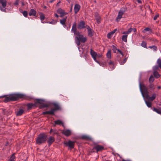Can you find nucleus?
Returning a JSON list of instances; mask_svg holds the SVG:
<instances>
[{"label":"nucleus","mask_w":161,"mask_h":161,"mask_svg":"<svg viewBox=\"0 0 161 161\" xmlns=\"http://www.w3.org/2000/svg\"><path fill=\"white\" fill-rule=\"evenodd\" d=\"M4 96V97H5V98L4 101L5 103L16 101L19 98H23L24 96V95L20 94H16L6 97L5 95ZM2 98H3V97H2Z\"/></svg>","instance_id":"1"},{"label":"nucleus","mask_w":161,"mask_h":161,"mask_svg":"<svg viewBox=\"0 0 161 161\" xmlns=\"http://www.w3.org/2000/svg\"><path fill=\"white\" fill-rule=\"evenodd\" d=\"M76 36L75 37V43L78 46L80 45V42L84 43L87 40L86 37H84L83 35L81 34L80 32H78Z\"/></svg>","instance_id":"2"},{"label":"nucleus","mask_w":161,"mask_h":161,"mask_svg":"<svg viewBox=\"0 0 161 161\" xmlns=\"http://www.w3.org/2000/svg\"><path fill=\"white\" fill-rule=\"evenodd\" d=\"M47 136L44 133L40 134L37 138L36 143L38 145L41 144L46 142L47 139Z\"/></svg>","instance_id":"3"},{"label":"nucleus","mask_w":161,"mask_h":161,"mask_svg":"<svg viewBox=\"0 0 161 161\" xmlns=\"http://www.w3.org/2000/svg\"><path fill=\"white\" fill-rule=\"evenodd\" d=\"M139 85L140 91L142 96L144 97V95L146 96L148 93V89L144 84L141 83L140 80Z\"/></svg>","instance_id":"4"},{"label":"nucleus","mask_w":161,"mask_h":161,"mask_svg":"<svg viewBox=\"0 0 161 161\" xmlns=\"http://www.w3.org/2000/svg\"><path fill=\"white\" fill-rule=\"evenodd\" d=\"M107 66H108L109 68L108 69L110 70H113L116 66V65L114 62L111 60L109 59L107 60Z\"/></svg>","instance_id":"5"},{"label":"nucleus","mask_w":161,"mask_h":161,"mask_svg":"<svg viewBox=\"0 0 161 161\" xmlns=\"http://www.w3.org/2000/svg\"><path fill=\"white\" fill-rule=\"evenodd\" d=\"M0 4L2 5V6H0V10L2 11L6 12V0H0Z\"/></svg>","instance_id":"6"},{"label":"nucleus","mask_w":161,"mask_h":161,"mask_svg":"<svg viewBox=\"0 0 161 161\" xmlns=\"http://www.w3.org/2000/svg\"><path fill=\"white\" fill-rule=\"evenodd\" d=\"M52 104L54 107V108L52 109L54 114L56 111L61 110V107L59 103L53 102L52 103Z\"/></svg>","instance_id":"7"},{"label":"nucleus","mask_w":161,"mask_h":161,"mask_svg":"<svg viewBox=\"0 0 161 161\" xmlns=\"http://www.w3.org/2000/svg\"><path fill=\"white\" fill-rule=\"evenodd\" d=\"M125 12V10L124 8H121L119 10L118 13V14L116 18V21L119 22L120 21V19L122 18V16Z\"/></svg>","instance_id":"8"},{"label":"nucleus","mask_w":161,"mask_h":161,"mask_svg":"<svg viewBox=\"0 0 161 161\" xmlns=\"http://www.w3.org/2000/svg\"><path fill=\"white\" fill-rule=\"evenodd\" d=\"M71 32L73 33L75 35L77 34L78 32H80L77 31L76 23L75 22H74L73 24Z\"/></svg>","instance_id":"9"},{"label":"nucleus","mask_w":161,"mask_h":161,"mask_svg":"<svg viewBox=\"0 0 161 161\" xmlns=\"http://www.w3.org/2000/svg\"><path fill=\"white\" fill-rule=\"evenodd\" d=\"M86 27L85 22L84 21H80L78 24L77 28L79 29H82Z\"/></svg>","instance_id":"10"},{"label":"nucleus","mask_w":161,"mask_h":161,"mask_svg":"<svg viewBox=\"0 0 161 161\" xmlns=\"http://www.w3.org/2000/svg\"><path fill=\"white\" fill-rule=\"evenodd\" d=\"M145 96L146 98L148 100L153 101L155 98L156 94L155 93H153L152 94V96L150 97L148 93Z\"/></svg>","instance_id":"11"},{"label":"nucleus","mask_w":161,"mask_h":161,"mask_svg":"<svg viewBox=\"0 0 161 161\" xmlns=\"http://www.w3.org/2000/svg\"><path fill=\"white\" fill-rule=\"evenodd\" d=\"M64 144L67 146L69 147L70 148H73L74 146V142L71 141H69L68 142L64 143Z\"/></svg>","instance_id":"12"},{"label":"nucleus","mask_w":161,"mask_h":161,"mask_svg":"<svg viewBox=\"0 0 161 161\" xmlns=\"http://www.w3.org/2000/svg\"><path fill=\"white\" fill-rule=\"evenodd\" d=\"M62 131V134L64 135L67 136H69L70 135L71 133V130H63Z\"/></svg>","instance_id":"13"},{"label":"nucleus","mask_w":161,"mask_h":161,"mask_svg":"<svg viewBox=\"0 0 161 161\" xmlns=\"http://www.w3.org/2000/svg\"><path fill=\"white\" fill-rule=\"evenodd\" d=\"M87 29L88 32V35L90 37L94 35V31L89 26H87Z\"/></svg>","instance_id":"14"},{"label":"nucleus","mask_w":161,"mask_h":161,"mask_svg":"<svg viewBox=\"0 0 161 161\" xmlns=\"http://www.w3.org/2000/svg\"><path fill=\"white\" fill-rule=\"evenodd\" d=\"M80 7V6L79 4H76L75 5L74 11L75 14H76L79 12Z\"/></svg>","instance_id":"15"},{"label":"nucleus","mask_w":161,"mask_h":161,"mask_svg":"<svg viewBox=\"0 0 161 161\" xmlns=\"http://www.w3.org/2000/svg\"><path fill=\"white\" fill-rule=\"evenodd\" d=\"M54 141L55 139L54 137L52 136H50L47 140V142L48 144V146H50Z\"/></svg>","instance_id":"16"},{"label":"nucleus","mask_w":161,"mask_h":161,"mask_svg":"<svg viewBox=\"0 0 161 161\" xmlns=\"http://www.w3.org/2000/svg\"><path fill=\"white\" fill-rule=\"evenodd\" d=\"M94 148L96 150L97 152H98L103 150L104 147L102 146L97 145Z\"/></svg>","instance_id":"17"},{"label":"nucleus","mask_w":161,"mask_h":161,"mask_svg":"<svg viewBox=\"0 0 161 161\" xmlns=\"http://www.w3.org/2000/svg\"><path fill=\"white\" fill-rule=\"evenodd\" d=\"M57 13L60 14V17H62L64 15L65 13L64 11L61 8H58L57 10Z\"/></svg>","instance_id":"18"},{"label":"nucleus","mask_w":161,"mask_h":161,"mask_svg":"<svg viewBox=\"0 0 161 161\" xmlns=\"http://www.w3.org/2000/svg\"><path fill=\"white\" fill-rule=\"evenodd\" d=\"M54 125L55 126L56 125H62V126L64 127V125L63 122L61 120H58L54 121Z\"/></svg>","instance_id":"19"},{"label":"nucleus","mask_w":161,"mask_h":161,"mask_svg":"<svg viewBox=\"0 0 161 161\" xmlns=\"http://www.w3.org/2000/svg\"><path fill=\"white\" fill-rule=\"evenodd\" d=\"M36 12L34 9H31L29 13V14L30 16H35L36 15Z\"/></svg>","instance_id":"20"},{"label":"nucleus","mask_w":161,"mask_h":161,"mask_svg":"<svg viewBox=\"0 0 161 161\" xmlns=\"http://www.w3.org/2000/svg\"><path fill=\"white\" fill-rule=\"evenodd\" d=\"M143 32L144 33L147 32V34H150L152 32V31L151 29L147 27L144 29Z\"/></svg>","instance_id":"21"},{"label":"nucleus","mask_w":161,"mask_h":161,"mask_svg":"<svg viewBox=\"0 0 161 161\" xmlns=\"http://www.w3.org/2000/svg\"><path fill=\"white\" fill-rule=\"evenodd\" d=\"M95 17L96 19V20L97 23L99 24L101 21V18L98 13H95Z\"/></svg>","instance_id":"22"},{"label":"nucleus","mask_w":161,"mask_h":161,"mask_svg":"<svg viewBox=\"0 0 161 161\" xmlns=\"http://www.w3.org/2000/svg\"><path fill=\"white\" fill-rule=\"evenodd\" d=\"M151 109H152L153 111L155 112L158 114H161V108H157L154 107L152 108H151Z\"/></svg>","instance_id":"23"},{"label":"nucleus","mask_w":161,"mask_h":161,"mask_svg":"<svg viewBox=\"0 0 161 161\" xmlns=\"http://www.w3.org/2000/svg\"><path fill=\"white\" fill-rule=\"evenodd\" d=\"M42 114H49L50 115H54V113L53 112L52 110V109L48 111H46L42 113Z\"/></svg>","instance_id":"24"},{"label":"nucleus","mask_w":161,"mask_h":161,"mask_svg":"<svg viewBox=\"0 0 161 161\" xmlns=\"http://www.w3.org/2000/svg\"><path fill=\"white\" fill-rule=\"evenodd\" d=\"M90 54L92 57H97V54L92 49H90Z\"/></svg>","instance_id":"25"},{"label":"nucleus","mask_w":161,"mask_h":161,"mask_svg":"<svg viewBox=\"0 0 161 161\" xmlns=\"http://www.w3.org/2000/svg\"><path fill=\"white\" fill-rule=\"evenodd\" d=\"M67 18V17H66L62 19H60V22L61 24L62 25H65V24L66 21V19Z\"/></svg>","instance_id":"26"},{"label":"nucleus","mask_w":161,"mask_h":161,"mask_svg":"<svg viewBox=\"0 0 161 161\" xmlns=\"http://www.w3.org/2000/svg\"><path fill=\"white\" fill-rule=\"evenodd\" d=\"M106 56L107 57L110 59L111 58V51L110 50H108L107 53H106Z\"/></svg>","instance_id":"27"},{"label":"nucleus","mask_w":161,"mask_h":161,"mask_svg":"<svg viewBox=\"0 0 161 161\" xmlns=\"http://www.w3.org/2000/svg\"><path fill=\"white\" fill-rule=\"evenodd\" d=\"M15 153L13 154L8 159V161H15Z\"/></svg>","instance_id":"28"},{"label":"nucleus","mask_w":161,"mask_h":161,"mask_svg":"<svg viewBox=\"0 0 161 161\" xmlns=\"http://www.w3.org/2000/svg\"><path fill=\"white\" fill-rule=\"evenodd\" d=\"M24 112V110L22 109H20L17 112L16 115L17 116H20Z\"/></svg>","instance_id":"29"},{"label":"nucleus","mask_w":161,"mask_h":161,"mask_svg":"<svg viewBox=\"0 0 161 161\" xmlns=\"http://www.w3.org/2000/svg\"><path fill=\"white\" fill-rule=\"evenodd\" d=\"M19 11L20 13H22L24 16L25 17H27L28 15L27 12L26 11H23L21 9H19Z\"/></svg>","instance_id":"30"},{"label":"nucleus","mask_w":161,"mask_h":161,"mask_svg":"<svg viewBox=\"0 0 161 161\" xmlns=\"http://www.w3.org/2000/svg\"><path fill=\"white\" fill-rule=\"evenodd\" d=\"M45 18V17L44 14L42 13H41L40 14V19L41 20V22L42 23H44V22H43V21L44 19Z\"/></svg>","instance_id":"31"},{"label":"nucleus","mask_w":161,"mask_h":161,"mask_svg":"<svg viewBox=\"0 0 161 161\" xmlns=\"http://www.w3.org/2000/svg\"><path fill=\"white\" fill-rule=\"evenodd\" d=\"M153 74L154 77L156 78H159L160 76V75L157 71H154Z\"/></svg>","instance_id":"32"},{"label":"nucleus","mask_w":161,"mask_h":161,"mask_svg":"<svg viewBox=\"0 0 161 161\" xmlns=\"http://www.w3.org/2000/svg\"><path fill=\"white\" fill-rule=\"evenodd\" d=\"M127 35H123L122 36V40L123 41L126 42H127Z\"/></svg>","instance_id":"33"},{"label":"nucleus","mask_w":161,"mask_h":161,"mask_svg":"<svg viewBox=\"0 0 161 161\" xmlns=\"http://www.w3.org/2000/svg\"><path fill=\"white\" fill-rule=\"evenodd\" d=\"M48 107V105L47 104L44 103H42L41 105L40 106L39 108H47Z\"/></svg>","instance_id":"34"},{"label":"nucleus","mask_w":161,"mask_h":161,"mask_svg":"<svg viewBox=\"0 0 161 161\" xmlns=\"http://www.w3.org/2000/svg\"><path fill=\"white\" fill-rule=\"evenodd\" d=\"M157 64L158 65L159 68H161V59L160 58H158L157 61Z\"/></svg>","instance_id":"35"},{"label":"nucleus","mask_w":161,"mask_h":161,"mask_svg":"<svg viewBox=\"0 0 161 161\" xmlns=\"http://www.w3.org/2000/svg\"><path fill=\"white\" fill-rule=\"evenodd\" d=\"M141 45L143 47L147 48V43L146 42L143 41L142 43L141 44Z\"/></svg>","instance_id":"36"},{"label":"nucleus","mask_w":161,"mask_h":161,"mask_svg":"<svg viewBox=\"0 0 161 161\" xmlns=\"http://www.w3.org/2000/svg\"><path fill=\"white\" fill-rule=\"evenodd\" d=\"M145 103L148 108H151L152 106V103L151 102H150L148 101H145Z\"/></svg>","instance_id":"37"},{"label":"nucleus","mask_w":161,"mask_h":161,"mask_svg":"<svg viewBox=\"0 0 161 161\" xmlns=\"http://www.w3.org/2000/svg\"><path fill=\"white\" fill-rule=\"evenodd\" d=\"M154 80V77H153V76L152 75H151L150 76V77L149 78V81L150 83H152V82H153Z\"/></svg>","instance_id":"38"},{"label":"nucleus","mask_w":161,"mask_h":161,"mask_svg":"<svg viewBox=\"0 0 161 161\" xmlns=\"http://www.w3.org/2000/svg\"><path fill=\"white\" fill-rule=\"evenodd\" d=\"M35 105V104H33L32 103H29L27 105V106L28 108V109H31L33 106Z\"/></svg>","instance_id":"39"},{"label":"nucleus","mask_w":161,"mask_h":161,"mask_svg":"<svg viewBox=\"0 0 161 161\" xmlns=\"http://www.w3.org/2000/svg\"><path fill=\"white\" fill-rule=\"evenodd\" d=\"M57 23V20L54 19H52V20L50 21L49 22H47V23H48L50 24H53V25H55Z\"/></svg>","instance_id":"40"},{"label":"nucleus","mask_w":161,"mask_h":161,"mask_svg":"<svg viewBox=\"0 0 161 161\" xmlns=\"http://www.w3.org/2000/svg\"><path fill=\"white\" fill-rule=\"evenodd\" d=\"M114 33H113V32L111 31L109 33L107 34V37L108 38H110L112 36H113Z\"/></svg>","instance_id":"41"},{"label":"nucleus","mask_w":161,"mask_h":161,"mask_svg":"<svg viewBox=\"0 0 161 161\" xmlns=\"http://www.w3.org/2000/svg\"><path fill=\"white\" fill-rule=\"evenodd\" d=\"M148 87L150 89L152 90H153L155 89L154 85L153 84H151L149 85Z\"/></svg>","instance_id":"42"},{"label":"nucleus","mask_w":161,"mask_h":161,"mask_svg":"<svg viewBox=\"0 0 161 161\" xmlns=\"http://www.w3.org/2000/svg\"><path fill=\"white\" fill-rule=\"evenodd\" d=\"M149 48H153L154 51H156L157 50V47L155 46H149Z\"/></svg>","instance_id":"43"},{"label":"nucleus","mask_w":161,"mask_h":161,"mask_svg":"<svg viewBox=\"0 0 161 161\" xmlns=\"http://www.w3.org/2000/svg\"><path fill=\"white\" fill-rule=\"evenodd\" d=\"M113 47V50L114 51V53H116V51H117V49L116 48V47L114 45H112Z\"/></svg>","instance_id":"44"},{"label":"nucleus","mask_w":161,"mask_h":161,"mask_svg":"<svg viewBox=\"0 0 161 161\" xmlns=\"http://www.w3.org/2000/svg\"><path fill=\"white\" fill-rule=\"evenodd\" d=\"M92 58H93V59L97 63L99 64L101 66H103V65L102 64H100L98 62V61L97 60L96 57H93Z\"/></svg>","instance_id":"45"},{"label":"nucleus","mask_w":161,"mask_h":161,"mask_svg":"<svg viewBox=\"0 0 161 161\" xmlns=\"http://www.w3.org/2000/svg\"><path fill=\"white\" fill-rule=\"evenodd\" d=\"M159 67L158 65H155L153 67V69L154 71H156V70L158 69Z\"/></svg>","instance_id":"46"},{"label":"nucleus","mask_w":161,"mask_h":161,"mask_svg":"<svg viewBox=\"0 0 161 161\" xmlns=\"http://www.w3.org/2000/svg\"><path fill=\"white\" fill-rule=\"evenodd\" d=\"M43 100L40 99H37L36 103H37L42 104V102H43Z\"/></svg>","instance_id":"47"},{"label":"nucleus","mask_w":161,"mask_h":161,"mask_svg":"<svg viewBox=\"0 0 161 161\" xmlns=\"http://www.w3.org/2000/svg\"><path fill=\"white\" fill-rule=\"evenodd\" d=\"M122 34H125V35H128L129 34H130L129 32L127 31H124L122 32Z\"/></svg>","instance_id":"48"},{"label":"nucleus","mask_w":161,"mask_h":161,"mask_svg":"<svg viewBox=\"0 0 161 161\" xmlns=\"http://www.w3.org/2000/svg\"><path fill=\"white\" fill-rule=\"evenodd\" d=\"M82 138L84 139H88V137L86 136H82Z\"/></svg>","instance_id":"49"},{"label":"nucleus","mask_w":161,"mask_h":161,"mask_svg":"<svg viewBox=\"0 0 161 161\" xmlns=\"http://www.w3.org/2000/svg\"><path fill=\"white\" fill-rule=\"evenodd\" d=\"M159 16L158 15H155L153 17V19L154 20H156L157 19V18Z\"/></svg>","instance_id":"50"},{"label":"nucleus","mask_w":161,"mask_h":161,"mask_svg":"<svg viewBox=\"0 0 161 161\" xmlns=\"http://www.w3.org/2000/svg\"><path fill=\"white\" fill-rule=\"evenodd\" d=\"M118 52L120 53L121 55H123V53L119 49H117Z\"/></svg>","instance_id":"51"},{"label":"nucleus","mask_w":161,"mask_h":161,"mask_svg":"<svg viewBox=\"0 0 161 161\" xmlns=\"http://www.w3.org/2000/svg\"><path fill=\"white\" fill-rule=\"evenodd\" d=\"M19 4V0H16L14 3V4L15 5H17Z\"/></svg>","instance_id":"52"},{"label":"nucleus","mask_w":161,"mask_h":161,"mask_svg":"<svg viewBox=\"0 0 161 161\" xmlns=\"http://www.w3.org/2000/svg\"><path fill=\"white\" fill-rule=\"evenodd\" d=\"M139 3H142V2L141 0H135Z\"/></svg>","instance_id":"53"},{"label":"nucleus","mask_w":161,"mask_h":161,"mask_svg":"<svg viewBox=\"0 0 161 161\" xmlns=\"http://www.w3.org/2000/svg\"><path fill=\"white\" fill-rule=\"evenodd\" d=\"M119 63L121 65H123L124 64V63H123V61H119Z\"/></svg>","instance_id":"54"},{"label":"nucleus","mask_w":161,"mask_h":161,"mask_svg":"<svg viewBox=\"0 0 161 161\" xmlns=\"http://www.w3.org/2000/svg\"><path fill=\"white\" fill-rule=\"evenodd\" d=\"M128 31L130 33L131 32V31H132V28H130L128 30Z\"/></svg>","instance_id":"55"},{"label":"nucleus","mask_w":161,"mask_h":161,"mask_svg":"<svg viewBox=\"0 0 161 161\" xmlns=\"http://www.w3.org/2000/svg\"><path fill=\"white\" fill-rule=\"evenodd\" d=\"M133 31L134 32H136V28H132V31Z\"/></svg>","instance_id":"56"},{"label":"nucleus","mask_w":161,"mask_h":161,"mask_svg":"<svg viewBox=\"0 0 161 161\" xmlns=\"http://www.w3.org/2000/svg\"><path fill=\"white\" fill-rule=\"evenodd\" d=\"M127 60V58H125L123 61V63H124V64H125L126 61Z\"/></svg>","instance_id":"57"},{"label":"nucleus","mask_w":161,"mask_h":161,"mask_svg":"<svg viewBox=\"0 0 161 161\" xmlns=\"http://www.w3.org/2000/svg\"><path fill=\"white\" fill-rule=\"evenodd\" d=\"M54 16L55 17H56L57 18H58L59 16L56 13L54 14Z\"/></svg>","instance_id":"58"},{"label":"nucleus","mask_w":161,"mask_h":161,"mask_svg":"<svg viewBox=\"0 0 161 161\" xmlns=\"http://www.w3.org/2000/svg\"><path fill=\"white\" fill-rule=\"evenodd\" d=\"M55 1V0H50L49 2L50 3H53V2H54V1Z\"/></svg>","instance_id":"59"},{"label":"nucleus","mask_w":161,"mask_h":161,"mask_svg":"<svg viewBox=\"0 0 161 161\" xmlns=\"http://www.w3.org/2000/svg\"><path fill=\"white\" fill-rule=\"evenodd\" d=\"M97 56L98 57H102V55L101 54H98V55L97 54Z\"/></svg>","instance_id":"60"},{"label":"nucleus","mask_w":161,"mask_h":161,"mask_svg":"<svg viewBox=\"0 0 161 161\" xmlns=\"http://www.w3.org/2000/svg\"><path fill=\"white\" fill-rule=\"evenodd\" d=\"M116 29H115L113 31H112V32H113V33H114L116 31Z\"/></svg>","instance_id":"61"},{"label":"nucleus","mask_w":161,"mask_h":161,"mask_svg":"<svg viewBox=\"0 0 161 161\" xmlns=\"http://www.w3.org/2000/svg\"><path fill=\"white\" fill-rule=\"evenodd\" d=\"M63 25V26L64 28H66V25L65 24V25Z\"/></svg>","instance_id":"62"},{"label":"nucleus","mask_w":161,"mask_h":161,"mask_svg":"<svg viewBox=\"0 0 161 161\" xmlns=\"http://www.w3.org/2000/svg\"><path fill=\"white\" fill-rule=\"evenodd\" d=\"M72 10V5L71 6L70 8V12H71Z\"/></svg>","instance_id":"63"},{"label":"nucleus","mask_w":161,"mask_h":161,"mask_svg":"<svg viewBox=\"0 0 161 161\" xmlns=\"http://www.w3.org/2000/svg\"><path fill=\"white\" fill-rule=\"evenodd\" d=\"M161 88V86H158V89H160Z\"/></svg>","instance_id":"64"}]
</instances>
